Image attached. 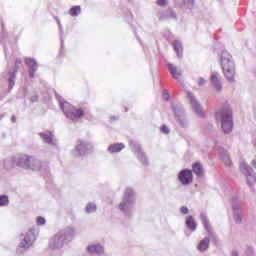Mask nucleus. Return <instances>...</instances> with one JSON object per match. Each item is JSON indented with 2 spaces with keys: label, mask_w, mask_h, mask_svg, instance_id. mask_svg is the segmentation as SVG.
<instances>
[{
  "label": "nucleus",
  "mask_w": 256,
  "mask_h": 256,
  "mask_svg": "<svg viewBox=\"0 0 256 256\" xmlns=\"http://www.w3.org/2000/svg\"><path fill=\"white\" fill-rule=\"evenodd\" d=\"M232 256H239V253L233 252V253H232Z\"/></svg>",
  "instance_id": "nucleus-33"
},
{
  "label": "nucleus",
  "mask_w": 256,
  "mask_h": 256,
  "mask_svg": "<svg viewBox=\"0 0 256 256\" xmlns=\"http://www.w3.org/2000/svg\"><path fill=\"white\" fill-rule=\"evenodd\" d=\"M167 67L173 79H181V75H183V73L179 68H177V66H174L173 64H168Z\"/></svg>",
  "instance_id": "nucleus-10"
},
{
  "label": "nucleus",
  "mask_w": 256,
  "mask_h": 256,
  "mask_svg": "<svg viewBox=\"0 0 256 256\" xmlns=\"http://www.w3.org/2000/svg\"><path fill=\"white\" fill-rule=\"evenodd\" d=\"M65 239H66L65 234L63 232H59L52 239V243L54 245H58V243H61V241H65Z\"/></svg>",
  "instance_id": "nucleus-18"
},
{
  "label": "nucleus",
  "mask_w": 256,
  "mask_h": 256,
  "mask_svg": "<svg viewBox=\"0 0 256 256\" xmlns=\"http://www.w3.org/2000/svg\"><path fill=\"white\" fill-rule=\"evenodd\" d=\"M178 179L182 185H189L193 183V171L184 169L179 172Z\"/></svg>",
  "instance_id": "nucleus-5"
},
{
  "label": "nucleus",
  "mask_w": 256,
  "mask_h": 256,
  "mask_svg": "<svg viewBox=\"0 0 256 256\" xmlns=\"http://www.w3.org/2000/svg\"><path fill=\"white\" fill-rule=\"evenodd\" d=\"M210 80L217 93L221 92L223 86L221 85V78L219 77V74H212Z\"/></svg>",
  "instance_id": "nucleus-9"
},
{
  "label": "nucleus",
  "mask_w": 256,
  "mask_h": 256,
  "mask_svg": "<svg viewBox=\"0 0 256 256\" xmlns=\"http://www.w3.org/2000/svg\"><path fill=\"white\" fill-rule=\"evenodd\" d=\"M40 137L46 142V143H53V133L46 132V133H40Z\"/></svg>",
  "instance_id": "nucleus-19"
},
{
  "label": "nucleus",
  "mask_w": 256,
  "mask_h": 256,
  "mask_svg": "<svg viewBox=\"0 0 256 256\" xmlns=\"http://www.w3.org/2000/svg\"><path fill=\"white\" fill-rule=\"evenodd\" d=\"M216 121H220L224 133L233 131V110L231 108H222L215 114Z\"/></svg>",
  "instance_id": "nucleus-2"
},
{
  "label": "nucleus",
  "mask_w": 256,
  "mask_h": 256,
  "mask_svg": "<svg viewBox=\"0 0 256 256\" xmlns=\"http://www.w3.org/2000/svg\"><path fill=\"white\" fill-rule=\"evenodd\" d=\"M187 95L194 111L196 113H201V105L199 104V102H197V100L195 99V96H193V93L188 92Z\"/></svg>",
  "instance_id": "nucleus-11"
},
{
  "label": "nucleus",
  "mask_w": 256,
  "mask_h": 256,
  "mask_svg": "<svg viewBox=\"0 0 256 256\" xmlns=\"http://www.w3.org/2000/svg\"><path fill=\"white\" fill-rule=\"evenodd\" d=\"M221 159L227 167H231V157H229V154L225 153L221 156Z\"/></svg>",
  "instance_id": "nucleus-22"
},
{
  "label": "nucleus",
  "mask_w": 256,
  "mask_h": 256,
  "mask_svg": "<svg viewBox=\"0 0 256 256\" xmlns=\"http://www.w3.org/2000/svg\"><path fill=\"white\" fill-rule=\"evenodd\" d=\"M246 181L248 185H255L256 183V176L255 174H248L246 175Z\"/></svg>",
  "instance_id": "nucleus-23"
},
{
  "label": "nucleus",
  "mask_w": 256,
  "mask_h": 256,
  "mask_svg": "<svg viewBox=\"0 0 256 256\" xmlns=\"http://www.w3.org/2000/svg\"><path fill=\"white\" fill-rule=\"evenodd\" d=\"M188 3H193V0H188Z\"/></svg>",
  "instance_id": "nucleus-34"
},
{
  "label": "nucleus",
  "mask_w": 256,
  "mask_h": 256,
  "mask_svg": "<svg viewBox=\"0 0 256 256\" xmlns=\"http://www.w3.org/2000/svg\"><path fill=\"white\" fill-rule=\"evenodd\" d=\"M21 67H23V62H21V60H16L14 67L9 70L8 74L10 78L8 80V83H9L10 89L12 87H15V73H17V71H19Z\"/></svg>",
  "instance_id": "nucleus-6"
},
{
  "label": "nucleus",
  "mask_w": 256,
  "mask_h": 256,
  "mask_svg": "<svg viewBox=\"0 0 256 256\" xmlns=\"http://www.w3.org/2000/svg\"><path fill=\"white\" fill-rule=\"evenodd\" d=\"M125 149V145L123 143L112 144L108 147L109 153H120Z\"/></svg>",
  "instance_id": "nucleus-13"
},
{
  "label": "nucleus",
  "mask_w": 256,
  "mask_h": 256,
  "mask_svg": "<svg viewBox=\"0 0 256 256\" xmlns=\"http://www.w3.org/2000/svg\"><path fill=\"white\" fill-rule=\"evenodd\" d=\"M186 225L189 229H191L192 231H195L197 229V223L195 222V219H193L192 216H189L186 219Z\"/></svg>",
  "instance_id": "nucleus-17"
},
{
  "label": "nucleus",
  "mask_w": 256,
  "mask_h": 256,
  "mask_svg": "<svg viewBox=\"0 0 256 256\" xmlns=\"http://www.w3.org/2000/svg\"><path fill=\"white\" fill-rule=\"evenodd\" d=\"M135 193L133 192V189L127 188L124 197H123V202L119 204V209L120 211H127L129 208V205H131V199H133V196Z\"/></svg>",
  "instance_id": "nucleus-4"
},
{
  "label": "nucleus",
  "mask_w": 256,
  "mask_h": 256,
  "mask_svg": "<svg viewBox=\"0 0 256 256\" xmlns=\"http://www.w3.org/2000/svg\"><path fill=\"white\" fill-rule=\"evenodd\" d=\"M81 14V6H74L69 10V15L71 17H77V15Z\"/></svg>",
  "instance_id": "nucleus-20"
},
{
  "label": "nucleus",
  "mask_w": 256,
  "mask_h": 256,
  "mask_svg": "<svg viewBox=\"0 0 256 256\" xmlns=\"http://www.w3.org/2000/svg\"><path fill=\"white\" fill-rule=\"evenodd\" d=\"M62 110L64 115H66V117L72 121L85 117V110H83V108H77L67 102L62 104Z\"/></svg>",
  "instance_id": "nucleus-3"
},
{
  "label": "nucleus",
  "mask_w": 256,
  "mask_h": 256,
  "mask_svg": "<svg viewBox=\"0 0 256 256\" xmlns=\"http://www.w3.org/2000/svg\"><path fill=\"white\" fill-rule=\"evenodd\" d=\"M205 83V80L203 78H200L199 85H203Z\"/></svg>",
  "instance_id": "nucleus-32"
},
{
  "label": "nucleus",
  "mask_w": 256,
  "mask_h": 256,
  "mask_svg": "<svg viewBox=\"0 0 256 256\" xmlns=\"http://www.w3.org/2000/svg\"><path fill=\"white\" fill-rule=\"evenodd\" d=\"M20 165H23V167H26L27 169H31L35 167L37 160L33 158V156H27L23 155L19 159Z\"/></svg>",
  "instance_id": "nucleus-8"
},
{
  "label": "nucleus",
  "mask_w": 256,
  "mask_h": 256,
  "mask_svg": "<svg viewBox=\"0 0 256 256\" xmlns=\"http://www.w3.org/2000/svg\"><path fill=\"white\" fill-rule=\"evenodd\" d=\"M209 243H210V240L207 237L201 240L197 246L198 251L200 252L207 251V249H209Z\"/></svg>",
  "instance_id": "nucleus-15"
},
{
  "label": "nucleus",
  "mask_w": 256,
  "mask_h": 256,
  "mask_svg": "<svg viewBox=\"0 0 256 256\" xmlns=\"http://www.w3.org/2000/svg\"><path fill=\"white\" fill-rule=\"evenodd\" d=\"M161 131L162 133H165V135L169 134V127H167L166 125H163L161 127Z\"/></svg>",
  "instance_id": "nucleus-30"
},
{
  "label": "nucleus",
  "mask_w": 256,
  "mask_h": 256,
  "mask_svg": "<svg viewBox=\"0 0 256 256\" xmlns=\"http://www.w3.org/2000/svg\"><path fill=\"white\" fill-rule=\"evenodd\" d=\"M27 65H29V67H32L33 71H37V63L35 62V60H31L28 59L26 60Z\"/></svg>",
  "instance_id": "nucleus-27"
},
{
  "label": "nucleus",
  "mask_w": 256,
  "mask_h": 256,
  "mask_svg": "<svg viewBox=\"0 0 256 256\" xmlns=\"http://www.w3.org/2000/svg\"><path fill=\"white\" fill-rule=\"evenodd\" d=\"M202 225L206 229L208 233H211V224H209V220L205 216H201Z\"/></svg>",
  "instance_id": "nucleus-21"
},
{
  "label": "nucleus",
  "mask_w": 256,
  "mask_h": 256,
  "mask_svg": "<svg viewBox=\"0 0 256 256\" xmlns=\"http://www.w3.org/2000/svg\"><path fill=\"white\" fill-rule=\"evenodd\" d=\"M192 171L197 175V177H203L205 170H203V164L196 162L192 165Z\"/></svg>",
  "instance_id": "nucleus-12"
},
{
  "label": "nucleus",
  "mask_w": 256,
  "mask_h": 256,
  "mask_svg": "<svg viewBox=\"0 0 256 256\" xmlns=\"http://www.w3.org/2000/svg\"><path fill=\"white\" fill-rule=\"evenodd\" d=\"M88 253H96L97 255H101L103 253V246L102 245H90L87 247Z\"/></svg>",
  "instance_id": "nucleus-14"
},
{
  "label": "nucleus",
  "mask_w": 256,
  "mask_h": 256,
  "mask_svg": "<svg viewBox=\"0 0 256 256\" xmlns=\"http://www.w3.org/2000/svg\"><path fill=\"white\" fill-rule=\"evenodd\" d=\"M30 77H33V73L30 72Z\"/></svg>",
  "instance_id": "nucleus-35"
},
{
  "label": "nucleus",
  "mask_w": 256,
  "mask_h": 256,
  "mask_svg": "<svg viewBox=\"0 0 256 256\" xmlns=\"http://www.w3.org/2000/svg\"><path fill=\"white\" fill-rule=\"evenodd\" d=\"M181 213H183V215H187V213H189V209L186 206H183L180 209Z\"/></svg>",
  "instance_id": "nucleus-31"
},
{
  "label": "nucleus",
  "mask_w": 256,
  "mask_h": 256,
  "mask_svg": "<svg viewBox=\"0 0 256 256\" xmlns=\"http://www.w3.org/2000/svg\"><path fill=\"white\" fill-rule=\"evenodd\" d=\"M37 225H45V218L38 217L36 220Z\"/></svg>",
  "instance_id": "nucleus-29"
},
{
  "label": "nucleus",
  "mask_w": 256,
  "mask_h": 256,
  "mask_svg": "<svg viewBox=\"0 0 256 256\" xmlns=\"http://www.w3.org/2000/svg\"><path fill=\"white\" fill-rule=\"evenodd\" d=\"M156 5H158L159 7H165L167 6V0H157Z\"/></svg>",
  "instance_id": "nucleus-28"
},
{
  "label": "nucleus",
  "mask_w": 256,
  "mask_h": 256,
  "mask_svg": "<svg viewBox=\"0 0 256 256\" xmlns=\"http://www.w3.org/2000/svg\"><path fill=\"white\" fill-rule=\"evenodd\" d=\"M167 19H177V14L175 13V11H173V9H168L167 11V15H166Z\"/></svg>",
  "instance_id": "nucleus-26"
},
{
  "label": "nucleus",
  "mask_w": 256,
  "mask_h": 256,
  "mask_svg": "<svg viewBox=\"0 0 256 256\" xmlns=\"http://www.w3.org/2000/svg\"><path fill=\"white\" fill-rule=\"evenodd\" d=\"M35 241V231L34 230H29L25 237L24 240L19 244V247L21 249H27L33 245V242Z\"/></svg>",
  "instance_id": "nucleus-7"
},
{
  "label": "nucleus",
  "mask_w": 256,
  "mask_h": 256,
  "mask_svg": "<svg viewBox=\"0 0 256 256\" xmlns=\"http://www.w3.org/2000/svg\"><path fill=\"white\" fill-rule=\"evenodd\" d=\"M5 205H9V198L5 195L0 196V207H4Z\"/></svg>",
  "instance_id": "nucleus-25"
},
{
  "label": "nucleus",
  "mask_w": 256,
  "mask_h": 256,
  "mask_svg": "<svg viewBox=\"0 0 256 256\" xmlns=\"http://www.w3.org/2000/svg\"><path fill=\"white\" fill-rule=\"evenodd\" d=\"M172 46L176 51L178 57H181V55H183V44H181L179 40H176L172 43Z\"/></svg>",
  "instance_id": "nucleus-16"
},
{
  "label": "nucleus",
  "mask_w": 256,
  "mask_h": 256,
  "mask_svg": "<svg viewBox=\"0 0 256 256\" xmlns=\"http://www.w3.org/2000/svg\"><path fill=\"white\" fill-rule=\"evenodd\" d=\"M86 211L87 213H95V211H97V206L94 203H89L86 206Z\"/></svg>",
  "instance_id": "nucleus-24"
},
{
  "label": "nucleus",
  "mask_w": 256,
  "mask_h": 256,
  "mask_svg": "<svg viewBox=\"0 0 256 256\" xmlns=\"http://www.w3.org/2000/svg\"><path fill=\"white\" fill-rule=\"evenodd\" d=\"M221 67L223 71L224 77H226L227 81L229 83H233L235 81V62L233 61V57L229 52L227 51H222L221 53Z\"/></svg>",
  "instance_id": "nucleus-1"
}]
</instances>
